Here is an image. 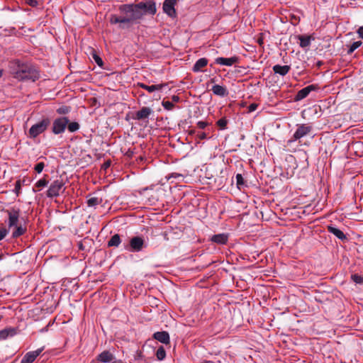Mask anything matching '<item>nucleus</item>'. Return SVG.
Returning <instances> with one entry per match:
<instances>
[{
	"label": "nucleus",
	"mask_w": 363,
	"mask_h": 363,
	"mask_svg": "<svg viewBox=\"0 0 363 363\" xmlns=\"http://www.w3.org/2000/svg\"><path fill=\"white\" fill-rule=\"evenodd\" d=\"M122 14L111 15L110 23L118 24V28L122 30H128L134 24L140 23L145 15H155L157 12L156 4L153 0H145L138 4H122L118 8Z\"/></svg>",
	"instance_id": "nucleus-1"
},
{
	"label": "nucleus",
	"mask_w": 363,
	"mask_h": 363,
	"mask_svg": "<svg viewBox=\"0 0 363 363\" xmlns=\"http://www.w3.org/2000/svg\"><path fill=\"white\" fill-rule=\"evenodd\" d=\"M13 77L19 81L35 82L40 78L39 72L32 65L23 63L19 60H14L11 62Z\"/></svg>",
	"instance_id": "nucleus-2"
},
{
	"label": "nucleus",
	"mask_w": 363,
	"mask_h": 363,
	"mask_svg": "<svg viewBox=\"0 0 363 363\" xmlns=\"http://www.w3.org/2000/svg\"><path fill=\"white\" fill-rule=\"evenodd\" d=\"M146 247L143 238L134 236L130 239L129 243L124 245V249L132 252H138Z\"/></svg>",
	"instance_id": "nucleus-3"
},
{
	"label": "nucleus",
	"mask_w": 363,
	"mask_h": 363,
	"mask_svg": "<svg viewBox=\"0 0 363 363\" xmlns=\"http://www.w3.org/2000/svg\"><path fill=\"white\" fill-rule=\"evenodd\" d=\"M297 126V129L293 135V137L286 141V146H290L294 141L308 135L313 130V127L306 123L298 125Z\"/></svg>",
	"instance_id": "nucleus-4"
},
{
	"label": "nucleus",
	"mask_w": 363,
	"mask_h": 363,
	"mask_svg": "<svg viewBox=\"0 0 363 363\" xmlns=\"http://www.w3.org/2000/svg\"><path fill=\"white\" fill-rule=\"evenodd\" d=\"M50 123V121L49 118H47L33 125L28 130V137L30 138H35L48 128Z\"/></svg>",
	"instance_id": "nucleus-5"
},
{
	"label": "nucleus",
	"mask_w": 363,
	"mask_h": 363,
	"mask_svg": "<svg viewBox=\"0 0 363 363\" xmlns=\"http://www.w3.org/2000/svg\"><path fill=\"white\" fill-rule=\"evenodd\" d=\"M65 182L62 178L53 181L47 191V196L53 198L58 196L65 190Z\"/></svg>",
	"instance_id": "nucleus-6"
},
{
	"label": "nucleus",
	"mask_w": 363,
	"mask_h": 363,
	"mask_svg": "<svg viewBox=\"0 0 363 363\" xmlns=\"http://www.w3.org/2000/svg\"><path fill=\"white\" fill-rule=\"evenodd\" d=\"M69 122L67 117H60L56 118L52 123V131L54 134L58 135L62 133Z\"/></svg>",
	"instance_id": "nucleus-7"
},
{
	"label": "nucleus",
	"mask_w": 363,
	"mask_h": 363,
	"mask_svg": "<svg viewBox=\"0 0 363 363\" xmlns=\"http://www.w3.org/2000/svg\"><path fill=\"white\" fill-rule=\"evenodd\" d=\"M5 212L8 214L9 220H8V228H12L13 226H16L18 224L19 217L21 211L19 208H16L14 207L11 208L5 211Z\"/></svg>",
	"instance_id": "nucleus-8"
},
{
	"label": "nucleus",
	"mask_w": 363,
	"mask_h": 363,
	"mask_svg": "<svg viewBox=\"0 0 363 363\" xmlns=\"http://www.w3.org/2000/svg\"><path fill=\"white\" fill-rule=\"evenodd\" d=\"M176 4L177 0H164L163 2V11L171 18H175L177 16V12L174 8Z\"/></svg>",
	"instance_id": "nucleus-9"
},
{
	"label": "nucleus",
	"mask_w": 363,
	"mask_h": 363,
	"mask_svg": "<svg viewBox=\"0 0 363 363\" xmlns=\"http://www.w3.org/2000/svg\"><path fill=\"white\" fill-rule=\"evenodd\" d=\"M318 89V85L311 84L307 86L302 89L299 90L296 96H294L295 101H299L306 98L312 91H315Z\"/></svg>",
	"instance_id": "nucleus-10"
},
{
	"label": "nucleus",
	"mask_w": 363,
	"mask_h": 363,
	"mask_svg": "<svg viewBox=\"0 0 363 363\" xmlns=\"http://www.w3.org/2000/svg\"><path fill=\"white\" fill-rule=\"evenodd\" d=\"M43 350V347H41L35 351L27 352L22 358L21 363H33Z\"/></svg>",
	"instance_id": "nucleus-11"
},
{
	"label": "nucleus",
	"mask_w": 363,
	"mask_h": 363,
	"mask_svg": "<svg viewBox=\"0 0 363 363\" xmlns=\"http://www.w3.org/2000/svg\"><path fill=\"white\" fill-rule=\"evenodd\" d=\"M153 113V111L147 106H143L139 111L135 112V116L133 117L135 120H144L147 119L150 117V116Z\"/></svg>",
	"instance_id": "nucleus-12"
},
{
	"label": "nucleus",
	"mask_w": 363,
	"mask_h": 363,
	"mask_svg": "<svg viewBox=\"0 0 363 363\" xmlns=\"http://www.w3.org/2000/svg\"><path fill=\"white\" fill-rule=\"evenodd\" d=\"M239 62V57L237 56H233L229 58L219 57L215 60V63L220 65L225 66H232L234 64H236Z\"/></svg>",
	"instance_id": "nucleus-13"
},
{
	"label": "nucleus",
	"mask_w": 363,
	"mask_h": 363,
	"mask_svg": "<svg viewBox=\"0 0 363 363\" xmlns=\"http://www.w3.org/2000/svg\"><path fill=\"white\" fill-rule=\"evenodd\" d=\"M114 359V355L108 350H104L97 355L96 360L102 363H109Z\"/></svg>",
	"instance_id": "nucleus-14"
},
{
	"label": "nucleus",
	"mask_w": 363,
	"mask_h": 363,
	"mask_svg": "<svg viewBox=\"0 0 363 363\" xmlns=\"http://www.w3.org/2000/svg\"><path fill=\"white\" fill-rule=\"evenodd\" d=\"M296 38L299 40V45L302 48L309 47L311 41L315 40V38L313 35H296Z\"/></svg>",
	"instance_id": "nucleus-15"
},
{
	"label": "nucleus",
	"mask_w": 363,
	"mask_h": 363,
	"mask_svg": "<svg viewBox=\"0 0 363 363\" xmlns=\"http://www.w3.org/2000/svg\"><path fill=\"white\" fill-rule=\"evenodd\" d=\"M153 338L163 344H169V335L167 331L156 332L153 334Z\"/></svg>",
	"instance_id": "nucleus-16"
},
{
	"label": "nucleus",
	"mask_w": 363,
	"mask_h": 363,
	"mask_svg": "<svg viewBox=\"0 0 363 363\" xmlns=\"http://www.w3.org/2000/svg\"><path fill=\"white\" fill-rule=\"evenodd\" d=\"M17 334V328H6L0 331V340H4L9 337H13Z\"/></svg>",
	"instance_id": "nucleus-17"
},
{
	"label": "nucleus",
	"mask_w": 363,
	"mask_h": 363,
	"mask_svg": "<svg viewBox=\"0 0 363 363\" xmlns=\"http://www.w3.org/2000/svg\"><path fill=\"white\" fill-rule=\"evenodd\" d=\"M328 230L329 233L333 234L335 236H336L340 240H342V241L347 240V238L346 235L342 230L337 228L336 227L333 226V225H328Z\"/></svg>",
	"instance_id": "nucleus-18"
},
{
	"label": "nucleus",
	"mask_w": 363,
	"mask_h": 363,
	"mask_svg": "<svg viewBox=\"0 0 363 363\" xmlns=\"http://www.w3.org/2000/svg\"><path fill=\"white\" fill-rule=\"evenodd\" d=\"M272 69L275 74H278L282 77L286 75L291 69L289 65H276L273 66Z\"/></svg>",
	"instance_id": "nucleus-19"
},
{
	"label": "nucleus",
	"mask_w": 363,
	"mask_h": 363,
	"mask_svg": "<svg viewBox=\"0 0 363 363\" xmlns=\"http://www.w3.org/2000/svg\"><path fill=\"white\" fill-rule=\"evenodd\" d=\"M13 230L12 232L11 237L14 239L19 238L20 236L24 235L27 231L26 226H23L22 225H16L13 227Z\"/></svg>",
	"instance_id": "nucleus-20"
},
{
	"label": "nucleus",
	"mask_w": 363,
	"mask_h": 363,
	"mask_svg": "<svg viewBox=\"0 0 363 363\" xmlns=\"http://www.w3.org/2000/svg\"><path fill=\"white\" fill-rule=\"evenodd\" d=\"M211 91L215 95L219 96H225L228 94V91L227 89L225 86L216 84L212 86Z\"/></svg>",
	"instance_id": "nucleus-21"
},
{
	"label": "nucleus",
	"mask_w": 363,
	"mask_h": 363,
	"mask_svg": "<svg viewBox=\"0 0 363 363\" xmlns=\"http://www.w3.org/2000/svg\"><path fill=\"white\" fill-rule=\"evenodd\" d=\"M208 65V60L205 57L199 59L194 64L192 70L194 72L201 71V69L205 67Z\"/></svg>",
	"instance_id": "nucleus-22"
},
{
	"label": "nucleus",
	"mask_w": 363,
	"mask_h": 363,
	"mask_svg": "<svg viewBox=\"0 0 363 363\" xmlns=\"http://www.w3.org/2000/svg\"><path fill=\"white\" fill-rule=\"evenodd\" d=\"M139 86L147 90L148 92L151 93V92H153L155 91H160L161 90L164 86L165 84H155V85H151V86H148V85H146L145 84H140Z\"/></svg>",
	"instance_id": "nucleus-23"
},
{
	"label": "nucleus",
	"mask_w": 363,
	"mask_h": 363,
	"mask_svg": "<svg viewBox=\"0 0 363 363\" xmlns=\"http://www.w3.org/2000/svg\"><path fill=\"white\" fill-rule=\"evenodd\" d=\"M211 240L218 244H225L228 241V236L225 234L214 235L211 238Z\"/></svg>",
	"instance_id": "nucleus-24"
},
{
	"label": "nucleus",
	"mask_w": 363,
	"mask_h": 363,
	"mask_svg": "<svg viewBox=\"0 0 363 363\" xmlns=\"http://www.w3.org/2000/svg\"><path fill=\"white\" fill-rule=\"evenodd\" d=\"M121 240L118 234L113 235L111 239L108 241V247H118Z\"/></svg>",
	"instance_id": "nucleus-25"
},
{
	"label": "nucleus",
	"mask_w": 363,
	"mask_h": 363,
	"mask_svg": "<svg viewBox=\"0 0 363 363\" xmlns=\"http://www.w3.org/2000/svg\"><path fill=\"white\" fill-rule=\"evenodd\" d=\"M102 202V199L98 197L87 196L86 203L89 207H94Z\"/></svg>",
	"instance_id": "nucleus-26"
},
{
	"label": "nucleus",
	"mask_w": 363,
	"mask_h": 363,
	"mask_svg": "<svg viewBox=\"0 0 363 363\" xmlns=\"http://www.w3.org/2000/svg\"><path fill=\"white\" fill-rule=\"evenodd\" d=\"M235 179H236L237 187L239 189H241L247 186V185L245 184V179H244V178H243V177L242 176L241 174H237L236 177H235Z\"/></svg>",
	"instance_id": "nucleus-27"
},
{
	"label": "nucleus",
	"mask_w": 363,
	"mask_h": 363,
	"mask_svg": "<svg viewBox=\"0 0 363 363\" xmlns=\"http://www.w3.org/2000/svg\"><path fill=\"white\" fill-rule=\"evenodd\" d=\"M156 357L160 361H162L165 358L166 352L164 347L160 346L158 347L157 350L156 351Z\"/></svg>",
	"instance_id": "nucleus-28"
},
{
	"label": "nucleus",
	"mask_w": 363,
	"mask_h": 363,
	"mask_svg": "<svg viewBox=\"0 0 363 363\" xmlns=\"http://www.w3.org/2000/svg\"><path fill=\"white\" fill-rule=\"evenodd\" d=\"M67 127L69 132L74 133L79 129V124L77 122H69Z\"/></svg>",
	"instance_id": "nucleus-29"
},
{
	"label": "nucleus",
	"mask_w": 363,
	"mask_h": 363,
	"mask_svg": "<svg viewBox=\"0 0 363 363\" xmlns=\"http://www.w3.org/2000/svg\"><path fill=\"white\" fill-rule=\"evenodd\" d=\"M362 44V42L359 40V41H356V42H354L350 46V48L348 49L347 50V54L348 55H351L356 49H357L358 48H359Z\"/></svg>",
	"instance_id": "nucleus-30"
},
{
	"label": "nucleus",
	"mask_w": 363,
	"mask_h": 363,
	"mask_svg": "<svg viewBox=\"0 0 363 363\" xmlns=\"http://www.w3.org/2000/svg\"><path fill=\"white\" fill-rule=\"evenodd\" d=\"M216 124L220 129L225 130L227 128L228 120L225 118H221L217 121Z\"/></svg>",
	"instance_id": "nucleus-31"
},
{
	"label": "nucleus",
	"mask_w": 363,
	"mask_h": 363,
	"mask_svg": "<svg viewBox=\"0 0 363 363\" xmlns=\"http://www.w3.org/2000/svg\"><path fill=\"white\" fill-rule=\"evenodd\" d=\"M162 105L164 107V109L167 111H171L174 108V105L172 101H164L163 100L162 102Z\"/></svg>",
	"instance_id": "nucleus-32"
},
{
	"label": "nucleus",
	"mask_w": 363,
	"mask_h": 363,
	"mask_svg": "<svg viewBox=\"0 0 363 363\" xmlns=\"http://www.w3.org/2000/svg\"><path fill=\"white\" fill-rule=\"evenodd\" d=\"M351 279L356 284H363V277L357 274H352Z\"/></svg>",
	"instance_id": "nucleus-33"
},
{
	"label": "nucleus",
	"mask_w": 363,
	"mask_h": 363,
	"mask_svg": "<svg viewBox=\"0 0 363 363\" xmlns=\"http://www.w3.org/2000/svg\"><path fill=\"white\" fill-rule=\"evenodd\" d=\"M92 57L95 62L101 67L104 65V62L102 59L94 51L92 53Z\"/></svg>",
	"instance_id": "nucleus-34"
},
{
	"label": "nucleus",
	"mask_w": 363,
	"mask_h": 363,
	"mask_svg": "<svg viewBox=\"0 0 363 363\" xmlns=\"http://www.w3.org/2000/svg\"><path fill=\"white\" fill-rule=\"evenodd\" d=\"M48 184V181L45 179V177H44V178L38 180L35 183V187L40 189V188H43V187H45V186H47Z\"/></svg>",
	"instance_id": "nucleus-35"
},
{
	"label": "nucleus",
	"mask_w": 363,
	"mask_h": 363,
	"mask_svg": "<svg viewBox=\"0 0 363 363\" xmlns=\"http://www.w3.org/2000/svg\"><path fill=\"white\" fill-rule=\"evenodd\" d=\"M71 110V108L67 106H62L57 109V112L59 114H67Z\"/></svg>",
	"instance_id": "nucleus-36"
},
{
	"label": "nucleus",
	"mask_w": 363,
	"mask_h": 363,
	"mask_svg": "<svg viewBox=\"0 0 363 363\" xmlns=\"http://www.w3.org/2000/svg\"><path fill=\"white\" fill-rule=\"evenodd\" d=\"M21 189V180H17L16 182L15 189H14V191H15L16 196H18L20 194Z\"/></svg>",
	"instance_id": "nucleus-37"
},
{
	"label": "nucleus",
	"mask_w": 363,
	"mask_h": 363,
	"mask_svg": "<svg viewBox=\"0 0 363 363\" xmlns=\"http://www.w3.org/2000/svg\"><path fill=\"white\" fill-rule=\"evenodd\" d=\"M45 167V164L43 162H38L35 166V170L38 172V173H41L42 171L43 170V168Z\"/></svg>",
	"instance_id": "nucleus-38"
},
{
	"label": "nucleus",
	"mask_w": 363,
	"mask_h": 363,
	"mask_svg": "<svg viewBox=\"0 0 363 363\" xmlns=\"http://www.w3.org/2000/svg\"><path fill=\"white\" fill-rule=\"evenodd\" d=\"M9 233V230L6 228H0V241L2 240Z\"/></svg>",
	"instance_id": "nucleus-39"
},
{
	"label": "nucleus",
	"mask_w": 363,
	"mask_h": 363,
	"mask_svg": "<svg viewBox=\"0 0 363 363\" xmlns=\"http://www.w3.org/2000/svg\"><path fill=\"white\" fill-rule=\"evenodd\" d=\"M208 125V123L206 121H199L197 123V127L200 129H204Z\"/></svg>",
	"instance_id": "nucleus-40"
},
{
	"label": "nucleus",
	"mask_w": 363,
	"mask_h": 363,
	"mask_svg": "<svg viewBox=\"0 0 363 363\" xmlns=\"http://www.w3.org/2000/svg\"><path fill=\"white\" fill-rule=\"evenodd\" d=\"M196 136L200 140L206 139L207 137L206 133L205 132H198L196 133Z\"/></svg>",
	"instance_id": "nucleus-41"
},
{
	"label": "nucleus",
	"mask_w": 363,
	"mask_h": 363,
	"mask_svg": "<svg viewBox=\"0 0 363 363\" xmlns=\"http://www.w3.org/2000/svg\"><path fill=\"white\" fill-rule=\"evenodd\" d=\"M257 108V104H251L249 106H248V111L249 112H252V111H255Z\"/></svg>",
	"instance_id": "nucleus-42"
},
{
	"label": "nucleus",
	"mask_w": 363,
	"mask_h": 363,
	"mask_svg": "<svg viewBox=\"0 0 363 363\" xmlns=\"http://www.w3.org/2000/svg\"><path fill=\"white\" fill-rule=\"evenodd\" d=\"M357 33L359 35V37L363 39V26H360L357 30Z\"/></svg>",
	"instance_id": "nucleus-43"
},
{
	"label": "nucleus",
	"mask_w": 363,
	"mask_h": 363,
	"mask_svg": "<svg viewBox=\"0 0 363 363\" xmlns=\"http://www.w3.org/2000/svg\"><path fill=\"white\" fill-rule=\"evenodd\" d=\"M28 4L31 6H38V3L37 0H28Z\"/></svg>",
	"instance_id": "nucleus-44"
},
{
	"label": "nucleus",
	"mask_w": 363,
	"mask_h": 363,
	"mask_svg": "<svg viewBox=\"0 0 363 363\" xmlns=\"http://www.w3.org/2000/svg\"><path fill=\"white\" fill-rule=\"evenodd\" d=\"M182 175L180 174H178V173H172L169 177L168 179H170V178H177V177H182Z\"/></svg>",
	"instance_id": "nucleus-45"
},
{
	"label": "nucleus",
	"mask_w": 363,
	"mask_h": 363,
	"mask_svg": "<svg viewBox=\"0 0 363 363\" xmlns=\"http://www.w3.org/2000/svg\"><path fill=\"white\" fill-rule=\"evenodd\" d=\"M172 103L179 101V97L176 95L172 96Z\"/></svg>",
	"instance_id": "nucleus-46"
},
{
	"label": "nucleus",
	"mask_w": 363,
	"mask_h": 363,
	"mask_svg": "<svg viewBox=\"0 0 363 363\" xmlns=\"http://www.w3.org/2000/svg\"><path fill=\"white\" fill-rule=\"evenodd\" d=\"M143 354L141 352H138L137 359H142Z\"/></svg>",
	"instance_id": "nucleus-47"
},
{
	"label": "nucleus",
	"mask_w": 363,
	"mask_h": 363,
	"mask_svg": "<svg viewBox=\"0 0 363 363\" xmlns=\"http://www.w3.org/2000/svg\"><path fill=\"white\" fill-rule=\"evenodd\" d=\"M79 248L80 250H83V249H84V247H83L82 243H79Z\"/></svg>",
	"instance_id": "nucleus-48"
},
{
	"label": "nucleus",
	"mask_w": 363,
	"mask_h": 363,
	"mask_svg": "<svg viewBox=\"0 0 363 363\" xmlns=\"http://www.w3.org/2000/svg\"><path fill=\"white\" fill-rule=\"evenodd\" d=\"M203 363H214V362H212V361L206 360V361H204Z\"/></svg>",
	"instance_id": "nucleus-49"
},
{
	"label": "nucleus",
	"mask_w": 363,
	"mask_h": 363,
	"mask_svg": "<svg viewBox=\"0 0 363 363\" xmlns=\"http://www.w3.org/2000/svg\"><path fill=\"white\" fill-rule=\"evenodd\" d=\"M112 363H123L121 360L114 361Z\"/></svg>",
	"instance_id": "nucleus-50"
},
{
	"label": "nucleus",
	"mask_w": 363,
	"mask_h": 363,
	"mask_svg": "<svg viewBox=\"0 0 363 363\" xmlns=\"http://www.w3.org/2000/svg\"><path fill=\"white\" fill-rule=\"evenodd\" d=\"M189 133L191 134V135L192 134H195L196 133V130H192L190 131Z\"/></svg>",
	"instance_id": "nucleus-51"
},
{
	"label": "nucleus",
	"mask_w": 363,
	"mask_h": 363,
	"mask_svg": "<svg viewBox=\"0 0 363 363\" xmlns=\"http://www.w3.org/2000/svg\"><path fill=\"white\" fill-rule=\"evenodd\" d=\"M3 75V69H0V78L2 77Z\"/></svg>",
	"instance_id": "nucleus-52"
},
{
	"label": "nucleus",
	"mask_w": 363,
	"mask_h": 363,
	"mask_svg": "<svg viewBox=\"0 0 363 363\" xmlns=\"http://www.w3.org/2000/svg\"><path fill=\"white\" fill-rule=\"evenodd\" d=\"M106 166L108 167L109 166V162L106 163Z\"/></svg>",
	"instance_id": "nucleus-53"
},
{
	"label": "nucleus",
	"mask_w": 363,
	"mask_h": 363,
	"mask_svg": "<svg viewBox=\"0 0 363 363\" xmlns=\"http://www.w3.org/2000/svg\"><path fill=\"white\" fill-rule=\"evenodd\" d=\"M211 82H215V79H211Z\"/></svg>",
	"instance_id": "nucleus-54"
},
{
	"label": "nucleus",
	"mask_w": 363,
	"mask_h": 363,
	"mask_svg": "<svg viewBox=\"0 0 363 363\" xmlns=\"http://www.w3.org/2000/svg\"><path fill=\"white\" fill-rule=\"evenodd\" d=\"M324 1H326V0H324Z\"/></svg>",
	"instance_id": "nucleus-55"
}]
</instances>
